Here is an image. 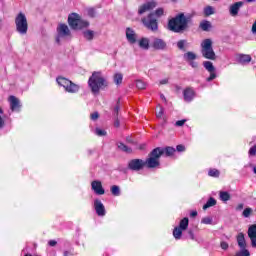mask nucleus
<instances>
[{
  "mask_svg": "<svg viewBox=\"0 0 256 256\" xmlns=\"http://www.w3.org/2000/svg\"><path fill=\"white\" fill-rule=\"evenodd\" d=\"M187 25H189V17H186L185 14L180 13L176 17L172 18L168 22L169 31H173V33H182L187 29Z\"/></svg>",
  "mask_w": 256,
  "mask_h": 256,
  "instance_id": "1",
  "label": "nucleus"
},
{
  "mask_svg": "<svg viewBox=\"0 0 256 256\" xmlns=\"http://www.w3.org/2000/svg\"><path fill=\"white\" fill-rule=\"evenodd\" d=\"M88 85L94 95L99 93L100 89H105L108 83L101 72H94L88 80Z\"/></svg>",
  "mask_w": 256,
  "mask_h": 256,
  "instance_id": "2",
  "label": "nucleus"
},
{
  "mask_svg": "<svg viewBox=\"0 0 256 256\" xmlns=\"http://www.w3.org/2000/svg\"><path fill=\"white\" fill-rule=\"evenodd\" d=\"M163 8H158L155 13H150L147 17L142 18V23L150 31H157L159 29V24L157 22L158 17H163Z\"/></svg>",
  "mask_w": 256,
  "mask_h": 256,
  "instance_id": "3",
  "label": "nucleus"
},
{
  "mask_svg": "<svg viewBox=\"0 0 256 256\" xmlns=\"http://www.w3.org/2000/svg\"><path fill=\"white\" fill-rule=\"evenodd\" d=\"M162 155L163 152L161 151V147L153 149L148 155L146 161H144V166L147 167L148 169H156V167H159V165H161L159 159H161Z\"/></svg>",
  "mask_w": 256,
  "mask_h": 256,
  "instance_id": "4",
  "label": "nucleus"
},
{
  "mask_svg": "<svg viewBox=\"0 0 256 256\" xmlns=\"http://www.w3.org/2000/svg\"><path fill=\"white\" fill-rule=\"evenodd\" d=\"M201 55L204 59H209L210 61H215L217 59V54L213 50V40L210 38L204 39L201 44Z\"/></svg>",
  "mask_w": 256,
  "mask_h": 256,
  "instance_id": "5",
  "label": "nucleus"
},
{
  "mask_svg": "<svg viewBox=\"0 0 256 256\" xmlns=\"http://www.w3.org/2000/svg\"><path fill=\"white\" fill-rule=\"evenodd\" d=\"M16 31L19 35H25L29 31V22L25 13L20 12L15 17Z\"/></svg>",
  "mask_w": 256,
  "mask_h": 256,
  "instance_id": "6",
  "label": "nucleus"
},
{
  "mask_svg": "<svg viewBox=\"0 0 256 256\" xmlns=\"http://www.w3.org/2000/svg\"><path fill=\"white\" fill-rule=\"evenodd\" d=\"M68 24L71 29H85V27H89V22L81 19V16L77 13L69 15Z\"/></svg>",
  "mask_w": 256,
  "mask_h": 256,
  "instance_id": "7",
  "label": "nucleus"
},
{
  "mask_svg": "<svg viewBox=\"0 0 256 256\" xmlns=\"http://www.w3.org/2000/svg\"><path fill=\"white\" fill-rule=\"evenodd\" d=\"M56 81L58 85L63 87L67 93H79V89H81L78 84L73 83L71 80L65 77H58Z\"/></svg>",
  "mask_w": 256,
  "mask_h": 256,
  "instance_id": "8",
  "label": "nucleus"
},
{
  "mask_svg": "<svg viewBox=\"0 0 256 256\" xmlns=\"http://www.w3.org/2000/svg\"><path fill=\"white\" fill-rule=\"evenodd\" d=\"M58 36L56 37V43H61V39H66V37H71V30L67 24H59L57 27Z\"/></svg>",
  "mask_w": 256,
  "mask_h": 256,
  "instance_id": "9",
  "label": "nucleus"
},
{
  "mask_svg": "<svg viewBox=\"0 0 256 256\" xmlns=\"http://www.w3.org/2000/svg\"><path fill=\"white\" fill-rule=\"evenodd\" d=\"M203 67L204 69H206V71H208V73H210V76L206 79V81L211 82L214 79H217V73H216L215 66L213 65V62L204 61Z\"/></svg>",
  "mask_w": 256,
  "mask_h": 256,
  "instance_id": "10",
  "label": "nucleus"
},
{
  "mask_svg": "<svg viewBox=\"0 0 256 256\" xmlns=\"http://www.w3.org/2000/svg\"><path fill=\"white\" fill-rule=\"evenodd\" d=\"M183 59L190 65V67H192V69H197V67H199V63L195 61V59H197V54H195V52L189 51L184 53Z\"/></svg>",
  "mask_w": 256,
  "mask_h": 256,
  "instance_id": "11",
  "label": "nucleus"
},
{
  "mask_svg": "<svg viewBox=\"0 0 256 256\" xmlns=\"http://www.w3.org/2000/svg\"><path fill=\"white\" fill-rule=\"evenodd\" d=\"M151 47L155 49V51H167V42L161 38H153Z\"/></svg>",
  "mask_w": 256,
  "mask_h": 256,
  "instance_id": "12",
  "label": "nucleus"
},
{
  "mask_svg": "<svg viewBox=\"0 0 256 256\" xmlns=\"http://www.w3.org/2000/svg\"><path fill=\"white\" fill-rule=\"evenodd\" d=\"M244 5H245V2L243 1H238L231 4L228 8L230 17H238L239 11H241V7H243Z\"/></svg>",
  "mask_w": 256,
  "mask_h": 256,
  "instance_id": "13",
  "label": "nucleus"
},
{
  "mask_svg": "<svg viewBox=\"0 0 256 256\" xmlns=\"http://www.w3.org/2000/svg\"><path fill=\"white\" fill-rule=\"evenodd\" d=\"M145 167V161L141 159H132L128 163V168L131 171H141Z\"/></svg>",
  "mask_w": 256,
  "mask_h": 256,
  "instance_id": "14",
  "label": "nucleus"
},
{
  "mask_svg": "<svg viewBox=\"0 0 256 256\" xmlns=\"http://www.w3.org/2000/svg\"><path fill=\"white\" fill-rule=\"evenodd\" d=\"M156 7H157V2L155 0H152L140 6L138 9V13L139 15H143L144 13H147V11H151Z\"/></svg>",
  "mask_w": 256,
  "mask_h": 256,
  "instance_id": "15",
  "label": "nucleus"
},
{
  "mask_svg": "<svg viewBox=\"0 0 256 256\" xmlns=\"http://www.w3.org/2000/svg\"><path fill=\"white\" fill-rule=\"evenodd\" d=\"M94 209L98 217H105V215L107 214V211L105 210V205H103V202H101V200L99 199L94 200Z\"/></svg>",
  "mask_w": 256,
  "mask_h": 256,
  "instance_id": "16",
  "label": "nucleus"
},
{
  "mask_svg": "<svg viewBox=\"0 0 256 256\" xmlns=\"http://www.w3.org/2000/svg\"><path fill=\"white\" fill-rule=\"evenodd\" d=\"M92 191L96 195H105V189H103V184L99 180H94L91 183Z\"/></svg>",
  "mask_w": 256,
  "mask_h": 256,
  "instance_id": "17",
  "label": "nucleus"
},
{
  "mask_svg": "<svg viewBox=\"0 0 256 256\" xmlns=\"http://www.w3.org/2000/svg\"><path fill=\"white\" fill-rule=\"evenodd\" d=\"M10 109L11 111H16L19 113L21 111V101L15 96L9 97Z\"/></svg>",
  "mask_w": 256,
  "mask_h": 256,
  "instance_id": "18",
  "label": "nucleus"
},
{
  "mask_svg": "<svg viewBox=\"0 0 256 256\" xmlns=\"http://www.w3.org/2000/svg\"><path fill=\"white\" fill-rule=\"evenodd\" d=\"M126 39L131 45L137 43V33H135V30L132 28H126Z\"/></svg>",
  "mask_w": 256,
  "mask_h": 256,
  "instance_id": "19",
  "label": "nucleus"
},
{
  "mask_svg": "<svg viewBox=\"0 0 256 256\" xmlns=\"http://www.w3.org/2000/svg\"><path fill=\"white\" fill-rule=\"evenodd\" d=\"M183 96H184V101H186V103H191V101L195 99V90H193V88H186L183 91Z\"/></svg>",
  "mask_w": 256,
  "mask_h": 256,
  "instance_id": "20",
  "label": "nucleus"
},
{
  "mask_svg": "<svg viewBox=\"0 0 256 256\" xmlns=\"http://www.w3.org/2000/svg\"><path fill=\"white\" fill-rule=\"evenodd\" d=\"M248 237L251 240L252 247H256V224L251 225L248 229Z\"/></svg>",
  "mask_w": 256,
  "mask_h": 256,
  "instance_id": "21",
  "label": "nucleus"
},
{
  "mask_svg": "<svg viewBox=\"0 0 256 256\" xmlns=\"http://www.w3.org/2000/svg\"><path fill=\"white\" fill-rule=\"evenodd\" d=\"M237 243H238V247L240 249H247V241L245 240V234H243V232H240L237 237Z\"/></svg>",
  "mask_w": 256,
  "mask_h": 256,
  "instance_id": "22",
  "label": "nucleus"
},
{
  "mask_svg": "<svg viewBox=\"0 0 256 256\" xmlns=\"http://www.w3.org/2000/svg\"><path fill=\"white\" fill-rule=\"evenodd\" d=\"M237 61L238 63H241V65H245V63H251V55L238 54Z\"/></svg>",
  "mask_w": 256,
  "mask_h": 256,
  "instance_id": "23",
  "label": "nucleus"
},
{
  "mask_svg": "<svg viewBox=\"0 0 256 256\" xmlns=\"http://www.w3.org/2000/svg\"><path fill=\"white\" fill-rule=\"evenodd\" d=\"M160 150L162 152V155H165V157H173V155H175V148L173 147H165V148H161Z\"/></svg>",
  "mask_w": 256,
  "mask_h": 256,
  "instance_id": "24",
  "label": "nucleus"
},
{
  "mask_svg": "<svg viewBox=\"0 0 256 256\" xmlns=\"http://www.w3.org/2000/svg\"><path fill=\"white\" fill-rule=\"evenodd\" d=\"M189 47V42H187V40H179L177 42V48L180 51H187V48Z\"/></svg>",
  "mask_w": 256,
  "mask_h": 256,
  "instance_id": "25",
  "label": "nucleus"
},
{
  "mask_svg": "<svg viewBox=\"0 0 256 256\" xmlns=\"http://www.w3.org/2000/svg\"><path fill=\"white\" fill-rule=\"evenodd\" d=\"M83 36L87 41H93L94 37H95V31L93 30H85L83 32Z\"/></svg>",
  "mask_w": 256,
  "mask_h": 256,
  "instance_id": "26",
  "label": "nucleus"
},
{
  "mask_svg": "<svg viewBox=\"0 0 256 256\" xmlns=\"http://www.w3.org/2000/svg\"><path fill=\"white\" fill-rule=\"evenodd\" d=\"M215 205H217V200H215V198L211 197L208 199L206 204H204L203 209L205 211V210L209 209V207H215Z\"/></svg>",
  "mask_w": 256,
  "mask_h": 256,
  "instance_id": "27",
  "label": "nucleus"
},
{
  "mask_svg": "<svg viewBox=\"0 0 256 256\" xmlns=\"http://www.w3.org/2000/svg\"><path fill=\"white\" fill-rule=\"evenodd\" d=\"M183 235V230L182 228H180L179 226L175 227L174 230H173V237L176 239V240H179L181 239V236Z\"/></svg>",
  "mask_w": 256,
  "mask_h": 256,
  "instance_id": "28",
  "label": "nucleus"
},
{
  "mask_svg": "<svg viewBox=\"0 0 256 256\" xmlns=\"http://www.w3.org/2000/svg\"><path fill=\"white\" fill-rule=\"evenodd\" d=\"M180 229H182L183 231H186V229L189 227V218L185 217L183 218L178 226Z\"/></svg>",
  "mask_w": 256,
  "mask_h": 256,
  "instance_id": "29",
  "label": "nucleus"
},
{
  "mask_svg": "<svg viewBox=\"0 0 256 256\" xmlns=\"http://www.w3.org/2000/svg\"><path fill=\"white\" fill-rule=\"evenodd\" d=\"M219 197L221 201L227 202L231 199V194H229V192L220 191Z\"/></svg>",
  "mask_w": 256,
  "mask_h": 256,
  "instance_id": "30",
  "label": "nucleus"
},
{
  "mask_svg": "<svg viewBox=\"0 0 256 256\" xmlns=\"http://www.w3.org/2000/svg\"><path fill=\"white\" fill-rule=\"evenodd\" d=\"M204 15L210 17V15H215V8L213 6H206L204 8Z\"/></svg>",
  "mask_w": 256,
  "mask_h": 256,
  "instance_id": "31",
  "label": "nucleus"
},
{
  "mask_svg": "<svg viewBox=\"0 0 256 256\" xmlns=\"http://www.w3.org/2000/svg\"><path fill=\"white\" fill-rule=\"evenodd\" d=\"M200 29H202V31H209V29H211V22L204 20L200 23Z\"/></svg>",
  "mask_w": 256,
  "mask_h": 256,
  "instance_id": "32",
  "label": "nucleus"
},
{
  "mask_svg": "<svg viewBox=\"0 0 256 256\" xmlns=\"http://www.w3.org/2000/svg\"><path fill=\"white\" fill-rule=\"evenodd\" d=\"M139 47H141V49H149V40L147 38H142L139 41Z\"/></svg>",
  "mask_w": 256,
  "mask_h": 256,
  "instance_id": "33",
  "label": "nucleus"
},
{
  "mask_svg": "<svg viewBox=\"0 0 256 256\" xmlns=\"http://www.w3.org/2000/svg\"><path fill=\"white\" fill-rule=\"evenodd\" d=\"M114 83L115 85H121L123 83V74L116 73L114 75Z\"/></svg>",
  "mask_w": 256,
  "mask_h": 256,
  "instance_id": "34",
  "label": "nucleus"
},
{
  "mask_svg": "<svg viewBox=\"0 0 256 256\" xmlns=\"http://www.w3.org/2000/svg\"><path fill=\"white\" fill-rule=\"evenodd\" d=\"M118 149L120 151H124V153H131V148L125 145L123 142L118 143Z\"/></svg>",
  "mask_w": 256,
  "mask_h": 256,
  "instance_id": "35",
  "label": "nucleus"
},
{
  "mask_svg": "<svg viewBox=\"0 0 256 256\" xmlns=\"http://www.w3.org/2000/svg\"><path fill=\"white\" fill-rule=\"evenodd\" d=\"M111 193H112V195H114L115 197H119V196L121 195V190H120L119 186L113 185V186L111 187Z\"/></svg>",
  "mask_w": 256,
  "mask_h": 256,
  "instance_id": "36",
  "label": "nucleus"
},
{
  "mask_svg": "<svg viewBox=\"0 0 256 256\" xmlns=\"http://www.w3.org/2000/svg\"><path fill=\"white\" fill-rule=\"evenodd\" d=\"M208 175H209V177L217 178V177H219V175H221V172H219V170H217V169H210L208 171Z\"/></svg>",
  "mask_w": 256,
  "mask_h": 256,
  "instance_id": "37",
  "label": "nucleus"
},
{
  "mask_svg": "<svg viewBox=\"0 0 256 256\" xmlns=\"http://www.w3.org/2000/svg\"><path fill=\"white\" fill-rule=\"evenodd\" d=\"M95 135H97L98 137H105V135H107V131L101 128H96Z\"/></svg>",
  "mask_w": 256,
  "mask_h": 256,
  "instance_id": "38",
  "label": "nucleus"
},
{
  "mask_svg": "<svg viewBox=\"0 0 256 256\" xmlns=\"http://www.w3.org/2000/svg\"><path fill=\"white\" fill-rule=\"evenodd\" d=\"M249 250L247 248H240V251L236 254V256H250Z\"/></svg>",
  "mask_w": 256,
  "mask_h": 256,
  "instance_id": "39",
  "label": "nucleus"
},
{
  "mask_svg": "<svg viewBox=\"0 0 256 256\" xmlns=\"http://www.w3.org/2000/svg\"><path fill=\"white\" fill-rule=\"evenodd\" d=\"M201 223H203L204 225H211L213 223V218L207 216L202 218Z\"/></svg>",
  "mask_w": 256,
  "mask_h": 256,
  "instance_id": "40",
  "label": "nucleus"
},
{
  "mask_svg": "<svg viewBox=\"0 0 256 256\" xmlns=\"http://www.w3.org/2000/svg\"><path fill=\"white\" fill-rule=\"evenodd\" d=\"M136 87L137 89H145L147 87V84L142 80H137Z\"/></svg>",
  "mask_w": 256,
  "mask_h": 256,
  "instance_id": "41",
  "label": "nucleus"
},
{
  "mask_svg": "<svg viewBox=\"0 0 256 256\" xmlns=\"http://www.w3.org/2000/svg\"><path fill=\"white\" fill-rule=\"evenodd\" d=\"M87 13H88L89 17H96V15H97V12L93 8L88 9Z\"/></svg>",
  "mask_w": 256,
  "mask_h": 256,
  "instance_id": "42",
  "label": "nucleus"
},
{
  "mask_svg": "<svg viewBox=\"0 0 256 256\" xmlns=\"http://www.w3.org/2000/svg\"><path fill=\"white\" fill-rule=\"evenodd\" d=\"M251 213H253V210L251 208H246L244 211H243V216L244 217H249V215H251Z\"/></svg>",
  "mask_w": 256,
  "mask_h": 256,
  "instance_id": "43",
  "label": "nucleus"
},
{
  "mask_svg": "<svg viewBox=\"0 0 256 256\" xmlns=\"http://www.w3.org/2000/svg\"><path fill=\"white\" fill-rule=\"evenodd\" d=\"M92 121H97V119H99V113L98 112H94L90 115Z\"/></svg>",
  "mask_w": 256,
  "mask_h": 256,
  "instance_id": "44",
  "label": "nucleus"
},
{
  "mask_svg": "<svg viewBox=\"0 0 256 256\" xmlns=\"http://www.w3.org/2000/svg\"><path fill=\"white\" fill-rule=\"evenodd\" d=\"M220 247L224 251H227V249H229V244L227 242H221Z\"/></svg>",
  "mask_w": 256,
  "mask_h": 256,
  "instance_id": "45",
  "label": "nucleus"
},
{
  "mask_svg": "<svg viewBox=\"0 0 256 256\" xmlns=\"http://www.w3.org/2000/svg\"><path fill=\"white\" fill-rule=\"evenodd\" d=\"M249 155H251L252 157H255V155H256V146H253V147L250 148Z\"/></svg>",
  "mask_w": 256,
  "mask_h": 256,
  "instance_id": "46",
  "label": "nucleus"
},
{
  "mask_svg": "<svg viewBox=\"0 0 256 256\" xmlns=\"http://www.w3.org/2000/svg\"><path fill=\"white\" fill-rule=\"evenodd\" d=\"M119 109H120V106H119V104H117V105L114 107V116H115V117H118V115H119Z\"/></svg>",
  "mask_w": 256,
  "mask_h": 256,
  "instance_id": "47",
  "label": "nucleus"
},
{
  "mask_svg": "<svg viewBox=\"0 0 256 256\" xmlns=\"http://www.w3.org/2000/svg\"><path fill=\"white\" fill-rule=\"evenodd\" d=\"M63 256H73V250H65L63 252Z\"/></svg>",
  "mask_w": 256,
  "mask_h": 256,
  "instance_id": "48",
  "label": "nucleus"
},
{
  "mask_svg": "<svg viewBox=\"0 0 256 256\" xmlns=\"http://www.w3.org/2000/svg\"><path fill=\"white\" fill-rule=\"evenodd\" d=\"M164 110L163 108H160V110L156 113V116L158 119H161L163 117Z\"/></svg>",
  "mask_w": 256,
  "mask_h": 256,
  "instance_id": "49",
  "label": "nucleus"
},
{
  "mask_svg": "<svg viewBox=\"0 0 256 256\" xmlns=\"http://www.w3.org/2000/svg\"><path fill=\"white\" fill-rule=\"evenodd\" d=\"M185 125V120H178L176 122V127H183Z\"/></svg>",
  "mask_w": 256,
  "mask_h": 256,
  "instance_id": "50",
  "label": "nucleus"
},
{
  "mask_svg": "<svg viewBox=\"0 0 256 256\" xmlns=\"http://www.w3.org/2000/svg\"><path fill=\"white\" fill-rule=\"evenodd\" d=\"M176 149L179 153H183V151H185V147L183 145H178Z\"/></svg>",
  "mask_w": 256,
  "mask_h": 256,
  "instance_id": "51",
  "label": "nucleus"
},
{
  "mask_svg": "<svg viewBox=\"0 0 256 256\" xmlns=\"http://www.w3.org/2000/svg\"><path fill=\"white\" fill-rule=\"evenodd\" d=\"M48 245H49L50 247H55V245H57V242H56L55 240H50V241L48 242Z\"/></svg>",
  "mask_w": 256,
  "mask_h": 256,
  "instance_id": "52",
  "label": "nucleus"
},
{
  "mask_svg": "<svg viewBox=\"0 0 256 256\" xmlns=\"http://www.w3.org/2000/svg\"><path fill=\"white\" fill-rule=\"evenodd\" d=\"M160 85H167V83H169V80L167 79H163V80H160Z\"/></svg>",
  "mask_w": 256,
  "mask_h": 256,
  "instance_id": "53",
  "label": "nucleus"
},
{
  "mask_svg": "<svg viewBox=\"0 0 256 256\" xmlns=\"http://www.w3.org/2000/svg\"><path fill=\"white\" fill-rule=\"evenodd\" d=\"M5 126V121L3 120V118L0 116V129H2V127Z\"/></svg>",
  "mask_w": 256,
  "mask_h": 256,
  "instance_id": "54",
  "label": "nucleus"
},
{
  "mask_svg": "<svg viewBox=\"0 0 256 256\" xmlns=\"http://www.w3.org/2000/svg\"><path fill=\"white\" fill-rule=\"evenodd\" d=\"M188 233H189L190 239L192 240L195 239V234H193V231L190 230Z\"/></svg>",
  "mask_w": 256,
  "mask_h": 256,
  "instance_id": "55",
  "label": "nucleus"
},
{
  "mask_svg": "<svg viewBox=\"0 0 256 256\" xmlns=\"http://www.w3.org/2000/svg\"><path fill=\"white\" fill-rule=\"evenodd\" d=\"M243 209V204H239L237 207H236V210L237 211H241Z\"/></svg>",
  "mask_w": 256,
  "mask_h": 256,
  "instance_id": "56",
  "label": "nucleus"
},
{
  "mask_svg": "<svg viewBox=\"0 0 256 256\" xmlns=\"http://www.w3.org/2000/svg\"><path fill=\"white\" fill-rule=\"evenodd\" d=\"M0 31H3V18H0Z\"/></svg>",
  "mask_w": 256,
  "mask_h": 256,
  "instance_id": "57",
  "label": "nucleus"
},
{
  "mask_svg": "<svg viewBox=\"0 0 256 256\" xmlns=\"http://www.w3.org/2000/svg\"><path fill=\"white\" fill-rule=\"evenodd\" d=\"M197 215V211H192L191 213H190V217H195Z\"/></svg>",
  "mask_w": 256,
  "mask_h": 256,
  "instance_id": "58",
  "label": "nucleus"
},
{
  "mask_svg": "<svg viewBox=\"0 0 256 256\" xmlns=\"http://www.w3.org/2000/svg\"><path fill=\"white\" fill-rule=\"evenodd\" d=\"M114 125H115L116 127H119V119H116V120H115Z\"/></svg>",
  "mask_w": 256,
  "mask_h": 256,
  "instance_id": "59",
  "label": "nucleus"
},
{
  "mask_svg": "<svg viewBox=\"0 0 256 256\" xmlns=\"http://www.w3.org/2000/svg\"><path fill=\"white\" fill-rule=\"evenodd\" d=\"M256 0H246V3H255Z\"/></svg>",
  "mask_w": 256,
  "mask_h": 256,
  "instance_id": "60",
  "label": "nucleus"
},
{
  "mask_svg": "<svg viewBox=\"0 0 256 256\" xmlns=\"http://www.w3.org/2000/svg\"><path fill=\"white\" fill-rule=\"evenodd\" d=\"M161 99H163V101H165V95L161 94Z\"/></svg>",
  "mask_w": 256,
  "mask_h": 256,
  "instance_id": "61",
  "label": "nucleus"
},
{
  "mask_svg": "<svg viewBox=\"0 0 256 256\" xmlns=\"http://www.w3.org/2000/svg\"><path fill=\"white\" fill-rule=\"evenodd\" d=\"M253 172H254L255 175H256V166L253 167Z\"/></svg>",
  "mask_w": 256,
  "mask_h": 256,
  "instance_id": "62",
  "label": "nucleus"
},
{
  "mask_svg": "<svg viewBox=\"0 0 256 256\" xmlns=\"http://www.w3.org/2000/svg\"><path fill=\"white\" fill-rule=\"evenodd\" d=\"M0 113H3V109L0 108Z\"/></svg>",
  "mask_w": 256,
  "mask_h": 256,
  "instance_id": "63",
  "label": "nucleus"
},
{
  "mask_svg": "<svg viewBox=\"0 0 256 256\" xmlns=\"http://www.w3.org/2000/svg\"><path fill=\"white\" fill-rule=\"evenodd\" d=\"M173 2L177 1V0H172Z\"/></svg>",
  "mask_w": 256,
  "mask_h": 256,
  "instance_id": "64",
  "label": "nucleus"
}]
</instances>
